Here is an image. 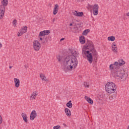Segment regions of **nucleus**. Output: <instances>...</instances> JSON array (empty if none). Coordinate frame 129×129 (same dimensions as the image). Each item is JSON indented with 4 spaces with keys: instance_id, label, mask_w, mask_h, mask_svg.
Wrapping results in <instances>:
<instances>
[{
    "instance_id": "nucleus-37",
    "label": "nucleus",
    "mask_w": 129,
    "mask_h": 129,
    "mask_svg": "<svg viewBox=\"0 0 129 129\" xmlns=\"http://www.w3.org/2000/svg\"><path fill=\"white\" fill-rule=\"evenodd\" d=\"M3 47V45H2V43H0V48H2Z\"/></svg>"
},
{
    "instance_id": "nucleus-7",
    "label": "nucleus",
    "mask_w": 129,
    "mask_h": 129,
    "mask_svg": "<svg viewBox=\"0 0 129 129\" xmlns=\"http://www.w3.org/2000/svg\"><path fill=\"white\" fill-rule=\"evenodd\" d=\"M98 9H99V6L98 5L95 4L93 7V14L94 16H97L98 15Z\"/></svg>"
},
{
    "instance_id": "nucleus-39",
    "label": "nucleus",
    "mask_w": 129,
    "mask_h": 129,
    "mask_svg": "<svg viewBox=\"0 0 129 129\" xmlns=\"http://www.w3.org/2000/svg\"><path fill=\"white\" fill-rule=\"evenodd\" d=\"M126 16H127V17H129V12L126 14Z\"/></svg>"
},
{
    "instance_id": "nucleus-29",
    "label": "nucleus",
    "mask_w": 129,
    "mask_h": 129,
    "mask_svg": "<svg viewBox=\"0 0 129 129\" xmlns=\"http://www.w3.org/2000/svg\"><path fill=\"white\" fill-rule=\"evenodd\" d=\"M111 47L112 48H117V47H116V44L115 43V42H113L112 43Z\"/></svg>"
},
{
    "instance_id": "nucleus-34",
    "label": "nucleus",
    "mask_w": 129,
    "mask_h": 129,
    "mask_svg": "<svg viewBox=\"0 0 129 129\" xmlns=\"http://www.w3.org/2000/svg\"><path fill=\"white\" fill-rule=\"evenodd\" d=\"M38 38L40 39V41H43V39L42 38V36H38Z\"/></svg>"
},
{
    "instance_id": "nucleus-10",
    "label": "nucleus",
    "mask_w": 129,
    "mask_h": 129,
    "mask_svg": "<svg viewBox=\"0 0 129 129\" xmlns=\"http://www.w3.org/2000/svg\"><path fill=\"white\" fill-rule=\"evenodd\" d=\"M49 34H50V30H44L39 33V37H44L47 35H49Z\"/></svg>"
},
{
    "instance_id": "nucleus-12",
    "label": "nucleus",
    "mask_w": 129,
    "mask_h": 129,
    "mask_svg": "<svg viewBox=\"0 0 129 129\" xmlns=\"http://www.w3.org/2000/svg\"><path fill=\"white\" fill-rule=\"evenodd\" d=\"M73 14L76 17H82V16L84 15L83 12H79L77 11L73 12Z\"/></svg>"
},
{
    "instance_id": "nucleus-28",
    "label": "nucleus",
    "mask_w": 129,
    "mask_h": 129,
    "mask_svg": "<svg viewBox=\"0 0 129 129\" xmlns=\"http://www.w3.org/2000/svg\"><path fill=\"white\" fill-rule=\"evenodd\" d=\"M84 85L85 87H87V88H89V84L87 82H84Z\"/></svg>"
},
{
    "instance_id": "nucleus-35",
    "label": "nucleus",
    "mask_w": 129,
    "mask_h": 129,
    "mask_svg": "<svg viewBox=\"0 0 129 129\" xmlns=\"http://www.w3.org/2000/svg\"><path fill=\"white\" fill-rule=\"evenodd\" d=\"M22 35H21V32H18V37H20V36H22Z\"/></svg>"
},
{
    "instance_id": "nucleus-27",
    "label": "nucleus",
    "mask_w": 129,
    "mask_h": 129,
    "mask_svg": "<svg viewBox=\"0 0 129 129\" xmlns=\"http://www.w3.org/2000/svg\"><path fill=\"white\" fill-rule=\"evenodd\" d=\"M112 50L114 53H116V54L117 53V47L112 48Z\"/></svg>"
},
{
    "instance_id": "nucleus-33",
    "label": "nucleus",
    "mask_w": 129,
    "mask_h": 129,
    "mask_svg": "<svg viewBox=\"0 0 129 129\" xmlns=\"http://www.w3.org/2000/svg\"><path fill=\"white\" fill-rule=\"evenodd\" d=\"M57 60H58V61L59 62H60V61H61V58H60V56H58V57H57Z\"/></svg>"
},
{
    "instance_id": "nucleus-22",
    "label": "nucleus",
    "mask_w": 129,
    "mask_h": 129,
    "mask_svg": "<svg viewBox=\"0 0 129 129\" xmlns=\"http://www.w3.org/2000/svg\"><path fill=\"white\" fill-rule=\"evenodd\" d=\"M118 62L119 66L120 67V66H122V65H124V64H125V62L123 61V59H119Z\"/></svg>"
},
{
    "instance_id": "nucleus-24",
    "label": "nucleus",
    "mask_w": 129,
    "mask_h": 129,
    "mask_svg": "<svg viewBox=\"0 0 129 129\" xmlns=\"http://www.w3.org/2000/svg\"><path fill=\"white\" fill-rule=\"evenodd\" d=\"M108 41H111L112 42H113L114 40H115V37L114 36H109L108 37Z\"/></svg>"
},
{
    "instance_id": "nucleus-15",
    "label": "nucleus",
    "mask_w": 129,
    "mask_h": 129,
    "mask_svg": "<svg viewBox=\"0 0 129 129\" xmlns=\"http://www.w3.org/2000/svg\"><path fill=\"white\" fill-rule=\"evenodd\" d=\"M14 83L15 87H20V80L17 78H14Z\"/></svg>"
},
{
    "instance_id": "nucleus-11",
    "label": "nucleus",
    "mask_w": 129,
    "mask_h": 129,
    "mask_svg": "<svg viewBox=\"0 0 129 129\" xmlns=\"http://www.w3.org/2000/svg\"><path fill=\"white\" fill-rule=\"evenodd\" d=\"M28 31V27L27 26H23L20 30V32H21V35H24L26 34Z\"/></svg>"
},
{
    "instance_id": "nucleus-26",
    "label": "nucleus",
    "mask_w": 129,
    "mask_h": 129,
    "mask_svg": "<svg viewBox=\"0 0 129 129\" xmlns=\"http://www.w3.org/2000/svg\"><path fill=\"white\" fill-rule=\"evenodd\" d=\"M48 41H49V36H47L45 38L44 41H42V43H48Z\"/></svg>"
},
{
    "instance_id": "nucleus-30",
    "label": "nucleus",
    "mask_w": 129,
    "mask_h": 129,
    "mask_svg": "<svg viewBox=\"0 0 129 129\" xmlns=\"http://www.w3.org/2000/svg\"><path fill=\"white\" fill-rule=\"evenodd\" d=\"M61 127V126L59 125L53 126V129H59Z\"/></svg>"
},
{
    "instance_id": "nucleus-16",
    "label": "nucleus",
    "mask_w": 129,
    "mask_h": 129,
    "mask_svg": "<svg viewBox=\"0 0 129 129\" xmlns=\"http://www.w3.org/2000/svg\"><path fill=\"white\" fill-rule=\"evenodd\" d=\"M40 77L41 79L43 81H45L46 82H48L49 81V80L47 79V78L46 77V76H45V75L43 74H40Z\"/></svg>"
},
{
    "instance_id": "nucleus-13",
    "label": "nucleus",
    "mask_w": 129,
    "mask_h": 129,
    "mask_svg": "<svg viewBox=\"0 0 129 129\" xmlns=\"http://www.w3.org/2000/svg\"><path fill=\"white\" fill-rule=\"evenodd\" d=\"M38 95V94L37 93V92H34L32 93V94L30 96V100H35L36 98H37V96Z\"/></svg>"
},
{
    "instance_id": "nucleus-23",
    "label": "nucleus",
    "mask_w": 129,
    "mask_h": 129,
    "mask_svg": "<svg viewBox=\"0 0 129 129\" xmlns=\"http://www.w3.org/2000/svg\"><path fill=\"white\" fill-rule=\"evenodd\" d=\"M89 32H90V29H86L83 31L82 35L84 36H87V34H88Z\"/></svg>"
},
{
    "instance_id": "nucleus-8",
    "label": "nucleus",
    "mask_w": 129,
    "mask_h": 129,
    "mask_svg": "<svg viewBox=\"0 0 129 129\" xmlns=\"http://www.w3.org/2000/svg\"><path fill=\"white\" fill-rule=\"evenodd\" d=\"M5 11H6V8L4 6H0V19L4 18Z\"/></svg>"
},
{
    "instance_id": "nucleus-40",
    "label": "nucleus",
    "mask_w": 129,
    "mask_h": 129,
    "mask_svg": "<svg viewBox=\"0 0 129 129\" xmlns=\"http://www.w3.org/2000/svg\"><path fill=\"white\" fill-rule=\"evenodd\" d=\"M63 40H64V38H61V39H60V42H61V41H63Z\"/></svg>"
},
{
    "instance_id": "nucleus-42",
    "label": "nucleus",
    "mask_w": 129,
    "mask_h": 129,
    "mask_svg": "<svg viewBox=\"0 0 129 129\" xmlns=\"http://www.w3.org/2000/svg\"><path fill=\"white\" fill-rule=\"evenodd\" d=\"M76 1H80V0H76ZM81 1H84V0H81Z\"/></svg>"
},
{
    "instance_id": "nucleus-32",
    "label": "nucleus",
    "mask_w": 129,
    "mask_h": 129,
    "mask_svg": "<svg viewBox=\"0 0 129 129\" xmlns=\"http://www.w3.org/2000/svg\"><path fill=\"white\" fill-rule=\"evenodd\" d=\"M1 123H3V117H2V116L0 115V124Z\"/></svg>"
},
{
    "instance_id": "nucleus-1",
    "label": "nucleus",
    "mask_w": 129,
    "mask_h": 129,
    "mask_svg": "<svg viewBox=\"0 0 129 129\" xmlns=\"http://www.w3.org/2000/svg\"><path fill=\"white\" fill-rule=\"evenodd\" d=\"M72 53V55L67 56L63 60L64 69L66 71L74 70L78 65V60L76 58V57H78V53L76 51Z\"/></svg>"
},
{
    "instance_id": "nucleus-38",
    "label": "nucleus",
    "mask_w": 129,
    "mask_h": 129,
    "mask_svg": "<svg viewBox=\"0 0 129 129\" xmlns=\"http://www.w3.org/2000/svg\"><path fill=\"white\" fill-rule=\"evenodd\" d=\"M9 68H10V69H12V68H13V67L10 66L9 67Z\"/></svg>"
},
{
    "instance_id": "nucleus-21",
    "label": "nucleus",
    "mask_w": 129,
    "mask_h": 129,
    "mask_svg": "<svg viewBox=\"0 0 129 129\" xmlns=\"http://www.w3.org/2000/svg\"><path fill=\"white\" fill-rule=\"evenodd\" d=\"M2 4L3 5H1V6H4L5 8V7H7L8 6V4H9V2L8 1V0H2Z\"/></svg>"
},
{
    "instance_id": "nucleus-18",
    "label": "nucleus",
    "mask_w": 129,
    "mask_h": 129,
    "mask_svg": "<svg viewBox=\"0 0 129 129\" xmlns=\"http://www.w3.org/2000/svg\"><path fill=\"white\" fill-rule=\"evenodd\" d=\"M85 99L87 100V101L88 102V103H90V104H93V100L91 99L88 96H85Z\"/></svg>"
},
{
    "instance_id": "nucleus-20",
    "label": "nucleus",
    "mask_w": 129,
    "mask_h": 129,
    "mask_svg": "<svg viewBox=\"0 0 129 129\" xmlns=\"http://www.w3.org/2000/svg\"><path fill=\"white\" fill-rule=\"evenodd\" d=\"M80 42L81 44H84L85 43V37L84 36H80Z\"/></svg>"
},
{
    "instance_id": "nucleus-17",
    "label": "nucleus",
    "mask_w": 129,
    "mask_h": 129,
    "mask_svg": "<svg viewBox=\"0 0 129 129\" xmlns=\"http://www.w3.org/2000/svg\"><path fill=\"white\" fill-rule=\"evenodd\" d=\"M21 116L23 118V120L25 122H28V116H27V114H25V113H22Z\"/></svg>"
},
{
    "instance_id": "nucleus-3",
    "label": "nucleus",
    "mask_w": 129,
    "mask_h": 129,
    "mask_svg": "<svg viewBox=\"0 0 129 129\" xmlns=\"http://www.w3.org/2000/svg\"><path fill=\"white\" fill-rule=\"evenodd\" d=\"M116 85L114 84L113 82H108L105 86V89L106 92L110 93H114L115 91H116Z\"/></svg>"
},
{
    "instance_id": "nucleus-4",
    "label": "nucleus",
    "mask_w": 129,
    "mask_h": 129,
    "mask_svg": "<svg viewBox=\"0 0 129 129\" xmlns=\"http://www.w3.org/2000/svg\"><path fill=\"white\" fill-rule=\"evenodd\" d=\"M109 68L112 74H113V73H115L117 71H120V67L117 61H115L114 63L110 64Z\"/></svg>"
},
{
    "instance_id": "nucleus-19",
    "label": "nucleus",
    "mask_w": 129,
    "mask_h": 129,
    "mask_svg": "<svg viewBox=\"0 0 129 129\" xmlns=\"http://www.w3.org/2000/svg\"><path fill=\"white\" fill-rule=\"evenodd\" d=\"M64 111L66 113V115H67V116H71V111H70V109H69V108H65L64 109Z\"/></svg>"
},
{
    "instance_id": "nucleus-6",
    "label": "nucleus",
    "mask_w": 129,
    "mask_h": 129,
    "mask_svg": "<svg viewBox=\"0 0 129 129\" xmlns=\"http://www.w3.org/2000/svg\"><path fill=\"white\" fill-rule=\"evenodd\" d=\"M33 48L35 51H39L41 48V44L38 40H34L33 42Z\"/></svg>"
},
{
    "instance_id": "nucleus-14",
    "label": "nucleus",
    "mask_w": 129,
    "mask_h": 129,
    "mask_svg": "<svg viewBox=\"0 0 129 129\" xmlns=\"http://www.w3.org/2000/svg\"><path fill=\"white\" fill-rule=\"evenodd\" d=\"M58 11H59V5L56 4L54 6V8H53V15H57V13H58Z\"/></svg>"
},
{
    "instance_id": "nucleus-5",
    "label": "nucleus",
    "mask_w": 129,
    "mask_h": 129,
    "mask_svg": "<svg viewBox=\"0 0 129 129\" xmlns=\"http://www.w3.org/2000/svg\"><path fill=\"white\" fill-rule=\"evenodd\" d=\"M113 75H114L115 78L116 79H119V80L122 79L123 78H124V73H123L122 71L120 70V71H118L116 72L115 73H114L113 74Z\"/></svg>"
},
{
    "instance_id": "nucleus-25",
    "label": "nucleus",
    "mask_w": 129,
    "mask_h": 129,
    "mask_svg": "<svg viewBox=\"0 0 129 129\" xmlns=\"http://www.w3.org/2000/svg\"><path fill=\"white\" fill-rule=\"evenodd\" d=\"M67 106L69 107V108H71V107H72V103H71V101H70L68 103H67Z\"/></svg>"
},
{
    "instance_id": "nucleus-31",
    "label": "nucleus",
    "mask_w": 129,
    "mask_h": 129,
    "mask_svg": "<svg viewBox=\"0 0 129 129\" xmlns=\"http://www.w3.org/2000/svg\"><path fill=\"white\" fill-rule=\"evenodd\" d=\"M16 24H17V20H14L13 21V24L14 25V27H16Z\"/></svg>"
},
{
    "instance_id": "nucleus-41",
    "label": "nucleus",
    "mask_w": 129,
    "mask_h": 129,
    "mask_svg": "<svg viewBox=\"0 0 129 129\" xmlns=\"http://www.w3.org/2000/svg\"><path fill=\"white\" fill-rule=\"evenodd\" d=\"M72 25H73L72 23H71V24H70V26H72Z\"/></svg>"
},
{
    "instance_id": "nucleus-9",
    "label": "nucleus",
    "mask_w": 129,
    "mask_h": 129,
    "mask_svg": "<svg viewBox=\"0 0 129 129\" xmlns=\"http://www.w3.org/2000/svg\"><path fill=\"white\" fill-rule=\"evenodd\" d=\"M36 117H37V112L33 110L30 114V120H34Z\"/></svg>"
},
{
    "instance_id": "nucleus-36",
    "label": "nucleus",
    "mask_w": 129,
    "mask_h": 129,
    "mask_svg": "<svg viewBox=\"0 0 129 129\" xmlns=\"http://www.w3.org/2000/svg\"><path fill=\"white\" fill-rule=\"evenodd\" d=\"M55 21H56V19L53 18V20H52L53 23H54V22H55Z\"/></svg>"
},
{
    "instance_id": "nucleus-2",
    "label": "nucleus",
    "mask_w": 129,
    "mask_h": 129,
    "mask_svg": "<svg viewBox=\"0 0 129 129\" xmlns=\"http://www.w3.org/2000/svg\"><path fill=\"white\" fill-rule=\"evenodd\" d=\"M86 48L88 50H83L82 53L86 56L88 61L91 64L93 61V56H97V52L93 47V43L90 40H87Z\"/></svg>"
}]
</instances>
